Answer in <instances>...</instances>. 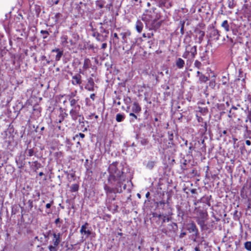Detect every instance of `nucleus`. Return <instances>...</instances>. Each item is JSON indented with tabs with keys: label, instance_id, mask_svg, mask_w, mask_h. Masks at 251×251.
Instances as JSON below:
<instances>
[{
	"label": "nucleus",
	"instance_id": "nucleus-1",
	"mask_svg": "<svg viewBox=\"0 0 251 251\" xmlns=\"http://www.w3.org/2000/svg\"><path fill=\"white\" fill-rule=\"evenodd\" d=\"M117 165V163H113L108 168L109 176L108 181L110 186L105 185L104 187L107 196L112 193H121L126 188V184L123 183L126 179V176Z\"/></svg>",
	"mask_w": 251,
	"mask_h": 251
},
{
	"label": "nucleus",
	"instance_id": "nucleus-2",
	"mask_svg": "<svg viewBox=\"0 0 251 251\" xmlns=\"http://www.w3.org/2000/svg\"><path fill=\"white\" fill-rule=\"evenodd\" d=\"M195 213L196 214L195 218L201 229L203 230L205 229L207 226L206 222L208 217L206 210L196 208Z\"/></svg>",
	"mask_w": 251,
	"mask_h": 251
},
{
	"label": "nucleus",
	"instance_id": "nucleus-3",
	"mask_svg": "<svg viewBox=\"0 0 251 251\" xmlns=\"http://www.w3.org/2000/svg\"><path fill=\"white\" fill-rule=\"evenodd\" d=\"M62 234L58 232L52 233L53 238L51 240V245L49 246L50 251H57L58 246L61 241Z\"/></svg>",
	"mask_w": 251,
	"mask_h": 251
},
{
	"label": "nucleus",
	"instance_id": "nucleus-4",
	"mask_svg": "<svg viewBox=\"0 0 251 251\" xmlns=\"http://www.w3.org/2000/svg\"><path fill=\"white\" fill-rule=\"evenodd\" d=\"M120 35L122 36V42L123 44H128L130 41V44L132 45L134 44V42L131 41L130 40V36L131 35V32L129 30L121 32Z\"/></svg>",
	"mask_w": 251,
	"mask_h": 251
},
{
	"label": "nucleus",
	"instance_id": "nucleus-5",
	"mask_svg": "<svg viewBox=\"0 0 251 251\" xmlns=\"http://www.w3.org/2000/svg\"><path fill=\"white\" fill-rule=\"evenodd\" d=\"M94 76V75L93 74L91 75V76L87 78V83L85 85V88L89 91H94L95 86H96L93 78Z\"/></svg>",
	"mask_w": 251,
	"mask_h": 251
},
{
	"label": "nucleus",
	"instance_id": "nucleus-6",
	"mask_svg": "<svg viewBox=\"0 0 251 251\" xmlns=\"http://www.w3.org/2000/svg\"><path fill=\"white\" fill-rule=\"evenodd\" d=\"M185 50L190 54L191 60H193L197 54V46L188 45L185 47Z\"/></svg>",
	"mask_w": 251,
	"mask_h": 251
},
{
	"label": "nucleus",
	"instance_id": "nucleus-7",
	"mask_svg": "<svg viewBox=\"0 0 251 251\" xmlns=\"http://www.w3.org/2000/svg\"><path fill=\"white\" fill-rule=\"evenodd\" d=\"M209 36L211 40L217 41L220 36V31L214 27L211 28L209 30Z\"/></svg>",
	"mask_w": 251,
	"mask_h": 251
},
{
	"label": "nucleus",
	"instance_id": "nucleus-8",
	"mask_svg": "<svg viewBox=\"0 0 251 251\" xmlns=\"http://www.w3.org/2000/svg\"><path fill=\"white\" fill-rule=\"evenodd\" d=\"M80 74H84L83 72L79 70V73L73 76L72 83L74 85H80L82 83L81 76Z\"/></svg>",
	"mask_w": 251,
	"mask_h": 251
},
{
	"label": "nucleus",
	"instance_id": "nucleus-9",
	"mask_svg": "<svg viewBox=\"0 0 251 251\" xmlns=\"http://www.w3.org/2000/svg\"><path fill=\"white\" fill-rule=\"evenodd\" d=\"M71 38L69 40V43L71 45H75L79 39V36L76 31H70Z\"/></svg>",
	"mask_w": 251,
	"mask_h": 251
},
{
	"label": "nucleus",
	"instance_id": "nucleus-10",
	"mask_svg": "<svg viewBox=\"0 0 251 251\" xmlns=\"http://www.w3.org/2000/svg\"><path fill=\"white\" fill-rule=\"evenodd\" d=\"M51 53L52 54V55H54L53 53H56L54 57V61H55V62H57L60 60L61 58L63 56V50H61L59 48H55L54 49L51 50Z\"/></svg>",
	"mask_w": 251,
	"mask_h": 251
},
{
	"label": "nucleus",
	"instance_id": "nucleus-11",
	"mask_svg": "<svg viewBox=\"0 0 251 251\" xmlns=\"http://www.w3.org/2000/svg\"><path fill=\"white\" fill-rule=\"evenodd\" d=\"M88 224L85 223L84 225L81 226L80 232L82 235H86V237H88L91 234V231L90 229L88 227Z\"/></svg>",
	"mask_w": 251,
	"mask_h": 251
},
{
	"label": "nucleus",
	"instance_id": "nucleus-12",
	"mask_svg": "<svg viewBox=\"0 0 251 251\" xmlns=\"http://www.w3.org/2000/svg\"><path fill=\"white\" fill-rule=\"evenodd\" d=\"M177 228V225L175 223H171L168 225V226L167 228H162L161 229L162 231L165 233L167 234L169 231H175V230Z\"/></svg>",
	"mask_w": 251,
	"mask_h": 251
},
{
	"label": "nucleus",
	"instance_id": "nucleus-13",
	"mask_svg": "<svg viewBox=\"0 0 251 251\" xmlns=\"http://www.w3.org/2000/svg\"><path fill=\"white\" fill-rule=\"evenodd\" d=\"M195 32L196 33V36L198 38V43L201 44L203 40L205 32L199 29H196Z\"/></svg>",
	"mask_w": 251,
	"mask_h": 251
},
{
	"label": "nucleus",
	"instance_id": "nucleus-14",
	"mask_svg": "<svg viewBox=\"0 0 251 251\" xmlns=\"http://www.w3.org/2000/svg\"><path fill=\"white\" fill-rule=\"evenodd\" d=\"M188 230L190 232L194 233L196 236H198L199 234L198 229L194 223L192 222L189 225Z\"/></svg>",
	"mask_w": 251,
	"mask_h": 251
},
{
	"label": "nucleus",
	"instance_id": "nucleus-15",
	"mask_svg": "<svg viewBox=\"0 0 251 251\" xmlns=\"http://www.w3.org/2000/svg\"><path fill=\"white\" fill-rule=\"evenodd\" d=\"M144 27V23L140 20H138L135 24V29L136 31L140 33L142 32Z\"/></svg>",
	"mask_w": 251,
	"mask_h": 251
},
{
	"label": "nucleus",
	"instance_id": "nucleus-16",
	"mask_svg": "<svg viewBox=\"0 0 251 251\" xmlns=\"http://www.w3.org/2000/svg\"><path fill=\"white\" fill-rule=\"evenodd\" d=\"M141 89V92H143L145 96V100H148L149 97L151 96V89L149 87H146L145 85Z\"/></svg>",
	"mask_w": 251,
	"mask_h": 251
},
{
	"label": "nucleus",
	"instance_id": "nucleus-17",
	"mask_svg": "<svg viewBox=\"0 0 251 251\" xmlns=\"http://www.w3.org/2000/svg\"><path fill=\"white\" fill-rule=\"evenodd\" d=\"M91 61L89 58H86L84 59L83 64V69L84 70H86L91 66Z\"/></svg>",
	"mask_w": 251,
	"mask_h": 251
},
{
	"label": "nucleus",
	"instance_id": "nucleus-18",
	"mask_svg": "<svg viewBox=\"0 0 251 251\" xmlns=\"http://www.w3.org/2000/svg\"><path fill=\"white\" fill-rule=\"evenodd\" d=\"M200 61L202 63H205V65H207L208 64V57L206 53V51L203 52L202 55L200 56Z\"/></svg>",
	"mask_w": 251,
	"mask_h": 251
},
{
	"label": "nucleus",
	"instance_id": "nucleus-19",
	"mask_svg": "<svg viewBox=\"0 0 251 251\" xmlns=\"http://www.w3.org/2000/svg\"><path fill=\"white\" fill-rule=\"evenodd\" d=\"M184 64L185 62L182 58H178L176 59V65L178 68L182 69L183 68Z\"/></svg>",
	"mask_w": 251,
	"mask_h": 251
},
{
	"label": "nucleus",
	"instance_id": "nucleus-20",
	"mask_svg": "<svg viewBox=\"0 0 251 251\" xmlns=\"http://www.w3.org/2000/svg\"><path fill=\"white\" fill-rule=\"evenodd\" d=\"M194 67L197 68L198 70H201L205 66V63H202L199 60H196L194 62Z\"/></svg>",
	"mask_w": 251,
	"mask_h": 251
},
{
	"label": "nucleus",
	"instance_id": "nucleus-21",
	"mask_svg": "<svg viewBox=\"0 0 251 251\" xmlns=\"http://www.w3.org/2000/svg\"><path fill=\"white\" fill-rule=\"evenodd\" d=\"M154 2L157 6L160 7H163L165 6L167 0H151Z\"/></svg>",
	"mask_w": 251,
	"mask_h": 251
},
{
	"label": "nucleus",
	"instance_id": "nucleus-22",
	"mask_svg": "<svg viewBox=\"0 0 251 251\" xmlns=\"http://www.w3.org/2000/svg\"><path fill=\"white\" fill-rule=\"evenodd\" d=\"M97 35H98L96 38L97 40L101 42L105 41L108 37L107 35H103L101 33L97 34Z\"/></svg>",
	"mask_w": 251,
	"mask_h": 251
},
{
	"label": "nucleus",
	"instance_id": "nucleus-23",
	"mask_svg": "<svg viewBox=\"0 0 251 251\" xmlns=\"http://www.w3.org/2000/svg\"><path fill=\"white\" fill-rule=\"evenodd\" d=\"M6 42V40H5L3 35L2 34H0V48H3V49H5Z\"/></svg>",
	"mask_w": 251,
	"mask_h": 251
},
{
	"label": "nucleus",
	"instance_id": "nucleus-24",
	"mask_svg": "<svg viewBox=\"0 0 251 251\" xmlns=\"http://www.w3.org/2000/svg\"><path fill=\"white\" fill-rule=\"evenodd\" d=\"M161 25V23L160 22H156V21H153L152 25L151 27H150V29L156 30L160 27Z\"/></svg>",
	"mask_w": 251,
	"mask_h": 251
},
{
	"label": "nucleus",
	"instance_id": "nucleus-25",
	"mask_svg": "<svg viewBox=\"0 0 251 251\" xmlns=\"http://www.w3.org/2000/svg\"><path fill=\"white\" fill-rule=\"evenodd\" d=\"M100 32L99 33H101L103 35H106L108 37L109 34L108 30L104 28V27L102 25V23H100Z\"/></svg>",
	"mask_w": 251,
	"mask_h": 251
},
{
	"label": "nucleus",
	"instance_id": "nucleus-26",
	"mask_svg": "<svg viewBox=\"0 0 251 251\" xmlns=\"http://www.w3.org/2000/svg\"><path fill=\"white\" fill-rule=\"evenodd\" d=\"M156 162L154 161H149L146 165V167L149 170H152L154 167Z\"/></svg>",
	"mask_w": 251,
	"mask_h": 251
},
{
	"label": "nucleus",
	"instance_id": "nucleus-27",
	"mask_svg": "<svg viewBox=\"0 0 251 251\" xmlns=\"http://www.w3.org/2000/svg\"><path fill=\"white\" fill-rule=\"evenodd\" d=\"M61 42L62 45H66L68 43H69V41H68V36L65 34H63L60 37Z\"/></svg>",
	"mask_w": 251,
	"mask_h": 251
},
{
	"label": "nucleus",
	"instance_id": "nucleus-28",
	"mask_svg": "<svg viewBox=\"0 0 251 251\" xmlns=\"http://www.w3.org/2000/svg\"><path fill=\"white\" fill-rule=\"evenodd\" d=\"M105 1L103 0H97L96 1V5L99 8H102L104 7Z\"/></svg>",
	"mask_w": 251,
	"mask_h": 251
},
{
	"label": "nucleus",
	"instance_id": "nucleus-29",
	"mask_svg": "<svg viewBox=\"0 0 251 251\" xmlns=\"http://www.w3.org/2000/svg\"><path fill=\"white\" fill-rule=\"evenodd\" d=\"M221 26L226 31H229L230 30L229 25L227 20L224 21L222 23Z\"/></svg>",
	"mask_w": 251,
	"mask_h": 251
},
{
	"label": "nucleus",
	"instance_id": "nucleus-30",
	"mask_svg": "<svg viewBox=\"0 0 251 251\" xmlns=\"http://www.w3.org/2000/svg\"><path fill=\"white\" fill-rule=\"evenodd\" d=\"M163 88L165 90V92H164L165 96L166 97L170 96L172 92H171V91H169V86L167 85H165L164 86Z\"/></svg>",
	"mask_w": 251,
	"mask_h": 251
},
{
	"label": "nucleus",
	"instance_id": "nucleus-31",
	"mask_svg": "<svg viewBox=\"0 0 251 251\" xmlns=\"http://www.w3.org/2000/svg\"><path fill=\"white\" fill-rule=\"evenodd\" d=\"M63 15L60 13H57L54 16L55 22L56 23H59L61 20L63 19Z\"/></svg>",
	"mask_w": 251,
	"mask_h": 251
},
{
	"label": "nucleus",
	"instance_id": "nucleus-32",
	"mask_svg": "<svg viewBox=\"0 0 251 251\" xmlns=\"http://www.w3.org/2000/svg\"><path fill=\"white\" fill-rule=\"evenodd\" d=\"M40 33L42 35V38L44 40L46 39L49 35V31L48 30H41L40 31Z\"/></svg>",
	"mask_w": 251,
	"mask_h": 251
},
{
	"label": "nucleus",
	"instance_id": "nucleus-33",
	"mask_svg": "<svg viewBox=\"0 0 251 251\" xmlns=\"http://www.w3.org/2000/svg\"><path fill=\"white\" fill-rule=\"evenodd\" d=\"M227 4H228V7L230 9L234 8L236 5V1L234 0H228Z\"/></svg>",
	"mask_w": 251,
	"mask_h": 251
},
{
	"label": "nucleus",
	"instance_id": "nucleus-34",
	"mask_svg": "<svg viewBox=\"0 0 251 251\" xmlns=\"http://www.w3.org/2000/svg\"><path fill=\"white\" fill-rule=\"evenodd\" d=\"M208 80V77L202 74H201V75L199 76V80L201 82L204 83L206 82Z\"/></svg>",
	"mask_w": 251,
	"mask_h": 251
},
{
	"label": "nucleus",
	"instance_id": "nucleus-35",
	"mask_svg": "<svg viewBox=\"0 0 251 251\" xmlns=\"http://www.w3.org/2000/svg\"><path fill=\"white\" fill-rule=\"evenodd\" d=\"M79 189V185L77 184H74L70 187V190L72 192H77Z\"/></svg>",
	"mask_w": 251,
	"mask_h": 251
},
{
	"label": "nucleus",
	"instance_id": "nucleus-36",
	"mask_svg": "<svg viewBox=\"0 0 251 251\" xmlns=\"http://www.w3.org/2000/svg\"><path fill=\"white\" fill-rule=\"evenodd\" d=\"M248 97L249 98L248 100H246L245 101L247 103L248 106L246 108V110H251V96L249 95L248 96Z\"/></svg>",
	"mask_w": 251,
	"mask_h": 251
},
{
	"label": "nucleus",
	"instance_id": "nucleus-37",
	"mask_svg": "<svg viewBox=\"0 0 251 251\" xmlns=\"http://www.w3.org/2000/svg\"><path fill=\"white\" fill-rule=\"evenodd\" d=\"M77 101L75 99H71L70 100L71 105L73 107L71 110H73V108L76 109L77 107L75 106Z\"/></svg>",
	"mask_w": 251,
	"mask_h": 251
},
{
	"label": "nucleus",
	"instance_id": "nucleus-38",
	"mask_svg": "<svg viewBox=\"0 0 251 251\" xmlns=\"http://www.w3.org/2000/svg\"><path fill=\"white\" fill-rule=\"evenodd\" d=\"M34 10L36 14L38 16L41 12V7L39 5H35L34 6Z\"/></svg>",
	"mask_w": 251,
	"mask_h": 251
},
{
	"label": "nucleus",
	"instance_id": "nucleus-39",
	"mask_svg": "<svg viewBox=\"0 0 251 251\" xmlns=\"http://www.w3.org/2000/svg\"><path fill=\"white\" fill-rule=\"evenodd\" d=\"M162 219V224L161 225V227H162L164 226L163 225V223H166V222H168L170 220V218L169 217H167L165 215H164V216L163 217Z\"/></svg>",
	"mask_w": 251,
	"mask_h": 251
},
{
	"label": "nucleus",
	"instance_id": "nucleus-40",
	"mask_svg": "<svg viewBox=\"0 0 251 251\" xmlns=\"http://www.w3.org/2000/svg\"><path fill=\"white\" fill-rule=\"evenodd\" d=\"M245 248L246 250L251 251V242H246L245 243Z\"/></svg>",
	"mask_w": 251,
	"mask_h": 251
},
{
	"label": "nucleus",
	"instance_id": "nucleus-41",
	"mask_svg": "<svg viewBox=\"0 0 251 251\" xmlns=\"http://www.w3.org/2000/svg\"><path fill=\"white\" fill-rule=\"evenodd\" d=\"M124 119V116L122 114H118L116 116V120L118 122H122Z\"/></svg>",
	"mask_w": 251,
	"mask_h": 251
},
{
	"label": "nucleus",
	"instance_id": "nucleus-42",
	"mask_svg": "<svg viewBox=\"0 0 251 251\" xmlns=\"http://www.w3.org/2000/svg\"><path fill=\"white\" fill-rule=\"evenodd\" d=\"M86 4L85 3H83L81 1L79 2V4H78L76 6V8L78 9V10H79V12H80V10L81 9V7L83 6L86 7Z\"/></svg>",
	"mask_w": 251,
	"mask_h": 251
},
{
	"label": "nucleus",
	"instance_id": "nucleus-43",
	"mask_svg": "<svg viewBox=\"0 0 251 251\" xmlns=\"http://www.w3.org/2000/svg\"><path fill=\"white\" fill-rule=\"evenodd\" d=\"M182 56L183 58H184L185 59H191L190 55V54H189L188 53V52L186 51V50H185L184 52L183 53Z\"/></svg>",
	"mask_w": 251,
	"mask_h": 251
},
{
	"label": "nucleus",
	"instance_id": "nucleus-44",
	"mask_svg": "<svg viewBox=\"0 0 251 251\" xmlns=\"http://www.w3.org/2000/svg\"><path fill=\"white\" fill-rule=\"evenodd\" d=\"M153 36V33L152 32L148 33H143L142 34V37L144 38H151Z\"/></svg>",
	"mask_w": 251,
	"mask_h": 251
},
{
	"label": "nucleus",
	"instance_id": "nucleus-45",
	"mask_svg": "<svg viewBox=\"0 0 251 251\" xmlns=\"http://www.w3.org/2000/svg\"><path fill=\"white\" fill-rule=\"evenodd\" d=\"M132 110H141V107L139 106L137 102H134L133 104V107H132Z\"/></svg>",
	"mask_w": 251,
	"mask_h": 251
},
{
	"label": "nucleus",
	"instance_id": "nucleus-46",
	"mask_svg": "<svg viewBox=\"0 0 251 251\" xmlns=\"http://www.w3.org/2000/svg\"><path fill=\"white\" fill-rule=\"evenodd\" d=\"M246 133L245 134V137L246 138H250L251 135V131L248 130L247 127H246Z\"/></svg>",
	"mask_w": 251,
	"mask_h": 251
},
{
	"label": "nucleus",
	"instance_id": "nucleus-47",
	"mask_svg": "<svg viewBox=\"0 0 251 251\" xmlns=\"http://www.w3.org/2000/svg\"><path fill=\"white\" fill-rule=\"evenodd\" d=\"M41 60H42V61H43V60H45V61H46V62H47V64H51V62L52 61V60H48V59H47L46 56H45V55H42V56L41 57Z\"/></svg>",
	"mask_w": 251,
	"mask_h": 251
},
{
	"label": "nucleus",
	"instance_id": "nucleus-48",
	"mask_svg": "<svg viewBox=\"0 0 251 251\" xmlns=\"http://www.w3.org/2000/svg\"><path fill=\"white\" fill-rule=\"evenodd\" d=\"M226 37L228 39H229L230 43L232 44V46H233L236 43V41H235V40H234V39H233L234 37L233 38H229L228 35L226 36Z\"/></svg>",
	"mask_w": 251,
	"mask_h": 251
},
{
	"label": "nucleus",
	"instance_id": "nucleus-49",
	"mask_svg": "<svg viewBox=\"0 0 251 251\" xmlns=\"http://www.w3.org/2000/svg\"><path fill=\"white\" fill-rule=\"evenodd\" d=\"M113 36H114V38L115 39H114V42H116V43H118L119 42V38L118 36V34L116 33H115L114 34H113Z\"/></svg>",
	"mask_w": 251,
	"mask_h": 251
},
{
	"label": "nucleus",
	"instance_id": "nucleus-50",
	"mask_svg": "<svg viewBox=\"0 0 251 251\" xmlns=\"http://www.w3.org/2000/svg\"><path fill=\"white\" fill-rule=\"evenodd\" d=\"M112 6V3L111 2L109 4H106L105 6V7L108 10H110L111 9V7Z\"/></svg>",
	"mask_w": 251,
	"mask_h": 251
},
{
	"label": "nucleus",
	"instance_id": "nucleus-51",
	"mask_svg": "<svg viewBox=\"0 0 251 251\" xmlns=\"http://www.w3.org/2000/svg\"><path fill=\"white\" fill-rule=\"evenodd\" d=\"M185 23V22L184 21H180V26H181L180 28L184 29Z\"/></svg>",
	"mask_w": 251,
	"mask_h": 251
},
{
	"label": "nucleus",
	"instance_id": "nucleus-52",
	"mask_svg": "<svg viewBox=\"0 0 251 251\" xmlns=\"http://www.w3.org/2000/svg\"><path fill=\"white\" fill-rule=\"evenodd\" d=\"M153 216L157 217L159 219H162L163 218V217L164 216V215L154 214Z\"/></svg>",
	"mask_w": 251,
	"mask_h": 251
},
{
	"label": "nucleus",
	"instance_id": "nucleus-53",
	"mask_svg": "<svg viewBox=\"0 0 251 251\" xmlns=\"http://www.w3.org/2000/svg\"><path fill=\"white\" fill-rule=\"evenodd\" d=\"M33 154V151L32 149H29L28 150V155L29 156H32Z\"/></svg>",
	"mask_w": 251,
	"mask_h": 251
},
{
	"label": "nucleus",
	"instance_id": "nucleus-54",
	"mask_svg": "<svg viewBox=\"0 0 251 251\" xmlns=\"http://www.w3.org/2000/svg\"><path fill=\"white\" fill-rule=\"evenodd\" d=\"M97 34H99V32H98L97 31H95L94 32H93L92 33V35L93 37H95L96 39L97 38Z\"/></svg>",
	"mask_w": 251,
	"mask_h": 251
},
{
	"label": "nucleus",
	"instance_id": "nucleus-55",
	"mask_svg": "<svg viewBox=\"0 0 251 251\" xmlns=\"http://www.w3.org/2000/svg\"><path fill=\"white\" fill-rule=\"evenodd\" d=\"M89 25L91 27V30L93 32H95V31H97L96 30V28H94L93 27V25H92V23H90Z\"/></svg>",
	"mask_w": 251,
	"mask_h": 251
},
{
	"label": "nucleus",
	"instance_id": "nucleus-56",
	"mask_svg": "<svg viewBox=\"0 0 251 251\" xmlns=\"http://www.w3.org/2000/svg\"><path fill=\"white\" fill-rule=\"evenodd\" d=\"M107 47V44L105 43H104L102 44L101 48L102 49L104 50Z\"/></svg>",
	"mask_w": 251,
	"mask_h": 251
},
{
	"label": "nucleus",
	"instance_id": "nucleus-57",
	"mask_svg": "<svg viewBox=\"0 0 251 251\" xmlns=\"http://www.w3.org/2000/svg\"><path fill=\"white\" fill-rule=\"evenodd\" d=\"M165 203V201H159L158 203V204H159L160 206H162V205L164 206Z\"/></svg>",
	"mask_w": 251,
	"mask_h": 251
},
{
	"label": "nucleus",
	"instance_id": "nucleus-58",
	"mask_svg": "<svg viewBox=\"0 0 251 251\" xmlns=\"http://www.w3.org/2000/svg\"><path fill=\"white\" fill-rule=\"evenodd\" d=\"M232 31L233 35H237V33L238 32V30L237 29H233L232 30Z\"/></svg>",
	"mask_w": 251,
	"mask_h": 251
},
{
	"label": "nucleus",
	"instance_id": "nucleus-59",
	"mask_svg": "<svg viewBox=\"0 0 251 251\" xmlns=\"http://www.w3.org/2000/svg\"><path fill=\"white\" fill-rule=\"evenodd\" d=\"M60 222V219L59 218H57L55 220V224L57 225L58 224H59V223Z\"/></svg>",
	"mask_w": 251,
	"mask_h": 251
},
{
	"label": "nucleus",
	"instance_id": "nucleus-60",
	"mask_svg": "<svg viewBox=\"0 0 251 251\" xmlns=\"http://www.w3.org/2000/svg\"><path fill=\"white\" fill-rule=\"evenodd\" d=\"M235 41H236V43L237 42H239L240 43H242V41H241V39H240V38H237H237L235 40Z\"/></svg>",
	"mask_w": 251,
	"mask_h": 251
},
{
	"label": "nucleus",
	"instance_id": "nucleus-61",
	"mask_svg": "<svg viewBox=\"0 0 251 251\" xmlns=\"http://www.w3.org/2000/svg\"><path fill=\"white\" fill-rule=\"evenodd\" d=\"M95 98V94H92L90 95V98L92 99L93 100H94Z\"/></svg>",
	"mask_w": 251,
	"mask_h": 251
},
{
	"label": "nucleus",
	"instance_id": "nucleus-62",
	"mask_svg": "<svg viewBox=\"0 0 251 251\" xmlns=\"http://www.w3.org/2000/svg\"><path fill=\"white\" fill-rule=\"evenodd\" d=\"M246 144L248 146H250V145H251V142L250 140H246Z\"/></svg>",
	"mask_w": 251,
	"mask_h": 251
},
{
	"label": "nucleus",
	"instance_id": "nucleus-63",
	"mask_svg": "<svg viewBox=\"0 0 251 251\" xmlns=\"http://www.w3.org/2000/svg\"><path fill=\"white\" fill-rule=\"evenodd\" d=\"M51 206V203H48L46 205V207L47 208H50Z\"/></svg>",
	"mask_w": 251,
	"mask_h": 251
},
{
	"label": "nucleus",
	"instance_id": "nucleus-64",
	"mask_svg": "<svg viewBox=\"0 0 251 251\" xmlns=\"http://www.w3.org/2000/svg\"><path fill=\"white\" fill-rule=\"evenodd\" d=\"M79 136L81 138H84V137L85 135H84V134H83V133H79Z\"/></svg>",
	"mask_w": 251,
	"mask_h": 251
}]
</instances>
